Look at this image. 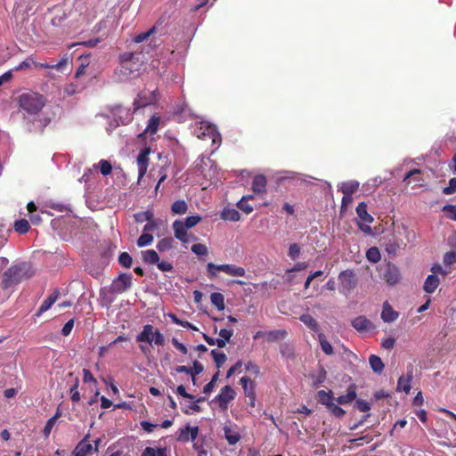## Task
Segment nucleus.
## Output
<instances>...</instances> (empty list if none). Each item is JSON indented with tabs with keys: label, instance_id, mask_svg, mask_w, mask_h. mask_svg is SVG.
<instances>
[{
	"label": "nucleus",
	"instance_id": "c9c22d12",
	"mask_svg": "<svg viewBox=\"0 0 456 456\" xmlns=\"http://www.w3.org/2000/svg\"><path fill=\"white\" fill-rule=\"evenodd\" d=\"M174 247V240L171 237L164 238L157 243V248L159 252H166Z\"/></svg>",
	"mask_w": 456,
	"mask_h": 456
},
{
	"label": "nucleus",
	"instance_id": "ea45409f",
	"mask_svg": "<svg viewBox=\"0 0 456 456\" xmlns=\"http://www.w3.org/2000/svg\"><path fill=\"white\" fill-rule=\"evenodd\" d=\"M366 258L371 263L379 262L381 256L379 248L377 247L370 248L366 252Z\"/></svg>",
	"mask_w": 456,
	"mask_h": 456
},
{
	"label": "nucleus",
	"instance_id": "b1692460",
	"mask_svg": "<svg viewBox=\"0 0 456 456\" xmlns=\"http://www.w3.org/2000/svg\"><path fill=\"white\" fill-rule=\"evenodd\" d=\"M440 281L436 274H429L424 282V290L427 293H433L438 287Z\"/></svg>",
	"mask_w": 456,
	"mask_h": 456
},
{
	"label": "nucleus",
	"instance_id": "72a5a7b5",
	"mask_svg": "<svg viewBox=\"0 0 456 456\" xmlns=\"http://www.w3.org/2000/svg\"><path fill=\"white\" fill-rule=\"evenodd\" d=\"M356 398V393L354 389H348L346 395H339L336 398V402L339 404H346L353 402Z\"/></svg>",
	"mask_w": 456,
	"mask_h": 456
},
{
	"label": "nucleus",
	"instance_id": "4468645a",
	"mask_svg": "<svg viewBox=\"0 0 456 456\" xmlns=\"http://www.w3.org/2000/svg\"><path fill=\"white\" fill-rule=\"evenodd\" d=\"M199 434V427L185 426L184 428L180 430L177 440L180 442H188L189 440H195Z\"/></svg>",
	"mask_w": 456,
	"mask_h": 456
},
{
	"label": "nucleus",
	"instance_id": "f3484780",
	"mask_svg": "<svg viewBox=\"0 0 456 456\" xmlns=\"http://www.w3.org/2000/svg\"><path fill=\"white\" fill-rule=\"evenodd\" d=\"M152 330L153 326L151 324H146L143 326L142 330L136 336V341L139 343H148L150 345L152 344Z\"/></svg>",
	"mask_w": 456,
	"mask_h": 456
},
{
	"label": "nucleus",
	"instance_id": "e2e57ef3",
	"mask_svg": "<svg viewBox=\"0 0 456 456\" xmlns=\"http://www.w3.org/2000/svg\"><path fill=\"white\" fill-rule=\"evenodd\" d=\"M53 305V304H52V302L50 300H48L47 298L45 299L44 302L39 306L37 312L36 313V315L40 316L43 313L49 310Z\"/></svg>",
	"mask_w": 456,
	"mask_h": 456
},
{
	"label": "nucleus",
	"instance_id": "4c0bfd02",
	"mask_svg": "<svg viewBox=\"0 0 456 456\" xmlns=\"http://www.w3.org/2000/svg\"><path fill=\"white\" fill-rule=\"evenodd\" d=\"M13 227L14 230L20 234L27 233L30 229L29 223L26 219H20L15 221Z\"/></svg>",
	"mask_w": 456,
	"mask_h": 456
},
{
	"label": "nucleus",
	"instance_id": "0e129e2a",
	"mask_svg": "<svg viewBox=\"0 0 456 456\" xmlns=\"http://www.w3.org/2000/svg\"><path fill=\"white\" fill-rule=\"evenodd\" d=\"M421 171L419 169L414 168L405 175L403 181H406L411 177H413V181L419 183L422 181V179H420L419 177H415V175H419Z\"/></svg>",
	"mask_w": 456,
	"mask_h": 456
},
{
	"label": "nucleus",
	"instance_id": "774afa93",
	"mask_svg": "<svg viewBox=\"0 0 456 456\" xmlns=\"http://www.w3.org/2000/svg\"><path fill=\"white\" fill-rule=\"evenodd\" d=\"M245 369L246 370L252 372L256 376L259 375L260 373L259 367L252 362H248L245 365Z\"/></svg>",
	"mask_w": 456,
	"mask_h": 456
},
{
	"label": "nucleus",
	"instance_id": "4d7b16f0",
	"mask_svg": "<svg viewBox=\"0 0 456 456\" xmlns=\"http://www.w3.org/2000/svg\"><path fill=\"white\" fill-rule=\"evenodd\" d=\"M443 261H444V265H446V266H449V265L456 263V252L455 251L446 252L444 255Z\"/></svg>",
	"mask_w": 456,
	"mask_h": 456
},
{
	"label": "nucleus",
	"instance_id": "412c9836",
	"mask_svg": "<svg viewBox=\"0 0 456 456\" xmlns=\"http://www.w3.org/2000/svg\"><path fill=\"white\" fill-rule=\"evenodd\" d=\"M173 229L175 232V237L180 241H184L188 228H186L185 225L183 224V221L175 220L173 223Z\"/></svg>",
	"mask_w": 456,
	"mask_h": 456
},
{
	"label": "nucleus",
	"instance_id": "5701e85b",
	"mask_svg": "<svg viewBox=\"0 0 456 456\" xmlns=\"http://www.w3.org/2000/svg\"><path fill=\"white\" fill-rule=\"evenodd\" d=\"M318 402L327 407H330L332 403H334V401H336V398L333 396L332 391L326 392L324 390H320L317 393Z\"/></svg>",
	"mask_w": 456,
	"mask_h": 456
},
{
	"label": "nucleus",
	"instance_id": "3c124183",
	"mask_svg": "<svg viewBox=\"0 0 456 456\" xmlns=\"http://www.w3.org/2000/svg\"><path fill=\"white\" fill-rule=\"evenodd\" d=\"M191 251L197 256H206L208 253V247L201 243L192 245Z\"/></svg>",
	"mask_w": 456,
	"mask_h": 456
},
{
	"label": "nucleus",
	"instance_id": "1a4fd4ad",
	"mask_svg": "<svg viewBox=\"0 0 456 456\" xmlns=\"http://www.w3.org/2000/svg\"><path fill=\"white\" fill-rule=\"evenodd\" d=\"M236 396L235 390L229 385L224 386L220 393L214 398L213 402L218 404V407L222 411H226L228 409V404L232 400H234Z\"/></svg>",
	"mask_w": 456,
	"mask_h": 456
},
{
	"label": "nucleus",
	"instance_id": "f8f14e48",
	"mask_svg": "<svg viewBox=\"0 0 456 456\" xmlns=\"http://www.w3.org/2000/svg\"><path fill=\"white\" fill-rule=\"evenodd\" d=\"M413 379V365L410 364L407 367V372L405 376H401L397 381V390L403 391L408 394L411 391V383Z\"/></svg>",
	"mask_w": 456,
	"mask_h": 456
},
{
	"label": "nucleus",
	"instance_id": "680f3d73",
	"mask_svg": "<svg viewBox=\"0 0 456 456\" xmlns=\"http://www.w3.org/2000/svg\"><path fill=\"white\" fill-rule=\"evenodd\" d=\"M355 406L362 412H367L370 410V403L362 399H358L355 403Z\"/></svg>",
	"mask_w": 456,
	"mask_h": 456
},
{
	"label": "nucleus",
	"instance_id": "2f4dec72",
	"mask_svg": "<svg viewBox=\"0 0 456 456\" xmlns=\"http://www.w3.org/2000/svg\"><path fill=\"white\" fill-rule=\"evenodd\" d=\"M211 303L217 308V310L222 311L224 309V297L223 294L219 292H214L210 296Z\"/></svg>",
	"mask_w": 456,
	"mask_h": 456
},
{
	"label": "nucleus",
	"instance_id": "bb28decb",
	"mask_svg": "<svg viewBox=\"0 0 456 456\" xmlns=\"http://www.w3.org/2000/svg\"><path fill=\"white\" fill-rule=\"evenodd\" d=\"M369 362H370V365L372 370L376 373L380 374L385 368V365H384L381 358L375 354H371L370 356Z\"/></svg>",
	"mask_w": 456,
	"mask_h": 456
},
{
	"label": "nucleus",
	"instance_id": "f257e3e1",
	"mask_svg": "<svg viewBox=\"0 0 456 456\" xmlns=\"http://www.w3.org/2000/svg\"><path fill=\"white\" fill-rule=\"evenodd\" d=\"M46 98L37 92L22 93L17 98L19 108L28 115H37L45 106Z\"/></svg>",
	"mask_w": 456,
	"mask_h": 456
},
{
	"label": "nucleus",
	"instance_id": "603ef678",
	"mask_svg": "<svg viewBox=\"0 0 456 456\" xmlns=\"http://www.w3.org/2000/svg\"><path fill=\"white\" fill-rule=\"evenodd\" d=\"M442 210L448 214L447 217L449 219L456 221V205L446 204Z\"/></svg>",
	"mask_w": 456,
	"mask_h": 456
},
{
	"label": "nucleus",
	"instance_id": "aec40b11",
	"mask_svg": "<svg viewBox=\"0 0 456 456\" xmlns=\"http://www.w3.org/2000/svg\"><path fill=\"white\" fill-rule=\"evenodd\" d=\"M93 452V445L89 443L79 442L72 452V456H88Z\"/></svg>",
	"mask_w": 456,
	"mask_h": 456
},
{
	"label": "nucleus",
	"instance_id": "5fc2aeb1",
	"mask_svg": "<svg viewBox=\"0 0 456 456\" xmlns=\"http://www.w3.org/2000/svg\"><path fill=\"white\" fill-rule=\"evenodd\" d=\"M200 220L201 217L199 216H191L185 218V220L183 221V224L185 225L186 228L190 229L195 226L197 224H199Z\"/></svg>",
	"mask_w": 456,
	"mask_h": 456
},
{
	"label": "nucleus",
	"instance_id": "20e7f679",
	"mask_svg": "<svg viewBox=\"0 0 456 456\" xmlns=\"http://www.w3.org/2000/svg\"><path fill=\"white\" fill-rule=\"evenodd\" d=\"M217 272H224L228 275L234 277H242L246 273L243 267L232 264L215 265L214 263H208L207 265V273L208 278L212 279L216 277Z\"/></svg>",
	"mask_w": 456,
	"mask_h": 456
},
{
	"label": "nucleus",
	"instance_id": "a18cd8bd",
	"mask_svg": "<svg viewBox=\"0 0 456 456\" xmlns=\"http://www.w3.org/2000/svg\"><path fill=\"white\" fill-rule=\"evenodd\" d=\"M266 336L269 341H275L281 338H284L287 336V332L284 330H277L266 332Z\"/></svg>",
	"mask_w": 456,
	"mask_h": 456
},
{
	"label": "nucleus",
	"instance_id": "864d4df0",
	"mask_svg": "<svg viewBox=\"0 0 456 456\" xmlns=\"http://www.w3.org/2000/svg\"><path fill=\"white\" fill-rule=\"evenodd\" d=\"M152 343L156 346H163L165 344V338L163 334L159 330H152Z\"/></svg>",
	"mask_w": 456,
	"mask_h": 456
},
{
	"label": "nucleus",
	"instance_id": "ddd939ff",
	"mask_svg": "<svg viewBox=\"0 0 456 456\" xmlns=\"http://www.w3.org/2000/svg\"><path fill=\"white\" fill-rule=\"evenodd\" d=\"M351 324L359 332H366L375 329V325L363 315L353 319Z\"/></svg>",
	"mask_w": 456,
	"mask_h": 456
},
{
	"label": "nucleus",
	"instance_id": "6e6552de",
	"mask_svg": "<svg viewBox=\"0 0 456 456\" xmlns=\"http://www.w3.org/2000/svg\"><path fill=\"white\" fill-rule=\"evenodd\" d=\"M133 276L131 273H120L118 278L113 280L110 291L113 294H121L132 287Z\"/></svg>",
	"mask_w": 456,
	"mask_h": 456
},
{
	"label": "nucleus",
	"instance_id": "2eb2a0df",
	"mask_svg": "<svg viewBox=\"0 0 456 456\" xmlns=\"http://www.w3.org/2000/svg\"><path fill=\"white\" fill-rule=\"evenodd\" d=\"M399 317V314L393 309L388 302L383 304L381 319L385 322H393Z\"/></svg>",
	"mask_w": 456,
	"mask_h": 456
},
{
	"label": "nucleus",
	"instance_id": "4be33fe9",
	"mask_svg": "<svg viewBox=\"0 0 456 456\" xmlns=\"http://www.w3.org/2000/svg\"><path fill=\"white\" fill-rule=\"evenodd\" d=\"M356 214L358 217L364 223L371 224L374 218L368 213L367 205L365 202H361L356 207Z\"/></svg>",
	"mask_w": 456,
	"mask_h": 456
},
{
	"label": "nucleus",
	"instance_id": "79ce46f5",
	"mask_svg": "<svg viewBox=\"0 0 456 456\" xmlns=\"http://www.w3.org/2000/svg\"><path fill=\"white\" fill-rule=\"evenodd\" d=\"M216 368L219 369L227 360V356L223 352H218L216 349L211 351Z\"/></svg>",
	"mask_w": 456,
	"mask_h": 456
},
{
	"label": "nucleus",
	"instance_id": "cd10ccee",
	"mask_svg": "<svg viewBox=\"0 0 456 456\" xmlns=\"http://www.w3.org/2000/svg\"><path fill=\"white\" fill-rule=\"evenodd\" d=\"M359 187V183L356 181H349L346 183H343L341 185V191L343 194L347 195V197L352 196Z\"/></svg>",
	"mask_w": 456,
	"mask_h": 456
},
{
	"label": "nucleus",
	"instance_id": "13d9d810",
	"mask_svg": "<svg viewBox=\"0 0 456 456\" xmlns=\"http://www.w3.org/2000/svg\"><path fill=\"white\" fill-rule=\"evenodd\" d=\"M328 410L336 417L341 418L346 414V411L335 403L328 408Z\"/></svg>",
	"mask_w": 456,
	"mask_h": 456
},
{
	"label": "nucleus",
	"instance_id": "052dcab7",
	"mask_svg": "<svg viewBox=\"0 0 456 456\" xmlns=\"http://www.w3.org/2000/svg\"><path fill=\"white\" fill-rule=\"evenodd\" d=\"M300 254V247L297 243H293L289 245V256L291 259H296L298 257Z\"/></svg>",
	"mask_w": 456,
	"mask_h": 456
},
{
	"label": "nucleus",
	"instance_id": "338daca9",
	"mask_svg": "<svg viewBox=\"0 0 456 456\" xmlns=\"http://www.w3.org/2000/svg\"><path fill=\"white\" fill-rule=\"evenodd\" d=\"M173 346L179 350L182 354H186L188 353V349L183 343L179 342L176 338H172Z\"/></svg>",
	"mask_w": 456,
	"mask_h": 456
},
{
	"label": "nucleus",
	"instance_id": "9b49d317",
	"mask_svg": "<svg viewBox=\"0 0 456 456\" xmlns=\"http://www.w3.org/2000/svg\"><path fill=\"white\" fill-rule=\"evenodd\" d=\"M338 281L344 291H351L356 287L357 279L353 270H345L338 274Z\"/></svg>",
	"mask_w": 456,
	"mask_h": 456
},
{
	"label": "nucleus",
	"instance_id": "a878e982",
	"mask_svg": "<svg viewBox=\"0 0 456 456\" xmlns=\"http://www.w3.org/2000/svg\"><path fill=\"white\" fill-rule=\"evenodd\" d=\"M61 416V412L60 409L58 408L55 414L51 417L47 421L46 424L43 429V434L45 437H48L53 430V428L56 424L58 419Z\"/></svg>",
	"mask_w": 456,
	"mask_h": 456
},
{
	"label": "nucleus",
	"instance_id": "6ab92c4d",
	"mask_svg": "<svg viewBox=\"0 0 456 456\" xmlns=\"http://www.w3.org/2000/svg\"><path fill=\"white\" fill-rule=\"evenodd\" d=\"M246 397L256 395V382L248 377H242L240 380Z\"/></svg>",
	"mask_w": 456,
	"mask_h": 456
},
{
	"label": "nucleus",
	"instance_id": "39448f33",
	"mask_svg": "<svg viewBox=\"0 0 456 456\" xmlns=\"http://www.w3.org/2000/svg\"><path fill=\"white\" fill-rule=\"evenodd\" d=\"M25 275V265H13L8 268L3 275L2 288L9 289L20 283Z\"/></svg>",
	"mask_w": 456,
	"mask_h": 456
},
{
	"label": "nucleus",
	"instance_id": "bf43d9fd",
	"mask_svg": "<svg viewBox=\"0 0 456 456\" xmlns=\"http://www.w3.org/2000/svg\"><path fill=\"white\" fill-rule=\"evenodd\" d=\"M237 207L246 214H250L253 211V207L248 204V201L245 199H241L238 203Z\"/></svg>",
	"mask_w": 456,
	"mask_h": 456
},
{
	"label": "nucleus",
	"instance_id": "0eeeda50",
	"mask_svg": "<svg viewBox=\"0 0 456 456\" xmlns=\"http://www.w3.org/2000/svg\"><path fill=\"white\" fill-rule=\"evenodd\" d=\"M67 64V59L63 58L56 64H48L43 62H37L33 60L32 57L27 58L25 61H21L17 67L14 68L15 71L29 69L31 65L35 67L43 68V69H53L60 70L63 66Z\"/></svg>",
	"mask_w": 456,
	"mask_h": 456
},
{
	"label": "nucleus",
	"instance_id": "7ed1b4c3",
	"mask_svg": "<svg viewBox=\"0 0 456 456\" xmlns=\"http://www.w3.org/2000/svg\"><path fill=\"white\" fill-rule=\"evenodd\" d=\"M377 270L379 278L389 286H395L402 280V274L399 268L391 262H385L379 265Z\"/></svg>",
	"mask_w": 456,
	"mask_h": 456
},
{
	"label": "nucleus",
	"instance_id": "423d86ee",
	"mask_svg": "<svg viewBox=\"0 0 456 456\" xmlns=\"http://www.w3.org/2000/svg\"><path fill=\"white\" fill-rule=\"evenodd\" d=\"M194 134L199 139L209 138L214 143L217 141H221V136L218 134L216 127L205 122H200V124L194 129Z\"/></svg>",
	"mask_w": 456,
	"mask_h": 456
},
{
	"label": "nucleus",
	"instance_id": "473e14b6",
	"mask_svg": "<svg viewBox=\"0 0 456 456\" xmlns=\"http://www.w3.org/2000/svg\"><path fill=\"white\" fill-rule=\"evenodd\" d=\"M144 215L148 223L144 225L143 232L148 233L153 232L158 227V221L154 220L152 214L149 212H145Z\"/></svg>",
	"mask_w": 456,
	"mask_h": 456
},
{
	"label": "nucleus",
	"instance_id": "7c9ffc66",
	"mask_svg": "<svg viewBox=\"0 0 456 456\" xmlns=\"http://www.w3.org/2000/svg\"><path fill=\"white\" fill-rule=\"evenodd\" d=\"M167 450L166 447H159L157 449L152 447H146L142 456H167Z\"/></svg>",
	"mask_w": 456,
	"mask_h": 456
},
{
	"label": "nucleus",
	"instance_id": "c03bdc74",
	"mask_svg": "<svg viewBox=\"0 0 456 456\" xmlns=\"http://www.w3.org/2000/svg\"><path fill=\"white\" fill-rule=\"evenodd\" d=\"M153 241V236L151 233L142 232V234L137 240V245L140 248L150 245Z\"/></svg>",
	"mask_w": 456,
	"mask_h": 456
},
{
	"label": "nucleus",
	"instance_id": "8fccbe9b",
	"mask_svg": "<svg viewBox=\"0 0 456 456\" xmlns=\"http://www.w3.org/2000/svg\"><path fill=\"white\" fill-rule=\"evenodd\" d=\"M204 370V366L198 361L193 362V367L191 368V379L193 384L196 382V376L201 373Z\"/></svg>",
	"mask_w": 456,
	"mask_h": 456
},
{
	"label": "nucleus",
	"instance_id": "c756f323",
	"mask_svg": "<svg viewBox=\"0 0 456 456\" xmlns=\"http://www.w3.org/2000/svg\"><path fill=\"white\" fill-rule=\"evenodd\" d=\"M299 320L306 325L311 330L317 331L319 330V324L316 320L310 314H302Z\"/></svg>",
	"mask_w": 456,
	"mask_h": 456
},
{
	"label": "nucleus",
	"instance_id": "f704fd0d",
	"mask_svg": "<svg viewBox=\"0 0 456 456\" xmlns=\"http://www.w3.org/2000/svg\"><path fill=\"white\" fill-rule=\"evenodd\" d=\"M188 205L184 200H176L171 206L174 214L183 215L187 212Z\"/></svg>",
	"mask_w": 456,
	"mask_h": 456
},
{
	"label": "nucleus",
	"instance_id": "9d476101",
	"mask_svg": "<svg viewBox=\"0 0 456 456\" xmlns=\"http://www.w3.org/2000/svg\"><path fill=\"white\" fill-rule=\"evenodd\" d=\"M151 149L148 146L144 147L138 154L136 158V163L138 167V180L140 181L147 173V169L150 163V154Z\"/></svg>",
	"mask_w": 456,
	"mask_h": 456
},
{
	"label": "nucleus",
	"instance_id": "49530a36",
	"mask_svg": "<svg viewBox=\"0 0 456 456\" xmlns=\"http://www.w3.org/2000/svg\"><path fill=\"white\" fill-rule=\"evenodd\" d=\"M118 263L121 266L129 268L133 264L132 256L127 252H122L118 256Z\"/></svg>",
	"mask_w": 456,
	"mask_h": 456
},
{
	"label": "nucleus",
	"instance_id": "a211bd4d",
	"mask_svg": "<svg viewBox=\"0 0 456 456\" xmlns=\"http://www.w3.org/2000/svg\"><path fill=\"white\" fill-rule=\"evenodd\" d=\"M224 437L231 445L236 444L240 440V435L235 428L232 426H224Z\"/></svg>",
	"mask_w": 456,
	"mask_h": 456
},
{
	"label": "nucleus",
	"instance_id": "dca6fc26",
	"mask_svg": "<svg viewBox=\"0 0 456 456\" xmlns=\"http://www.w3.org/2000/svg\"><path fill=\"white\" fill-rule=\"evenodd\" d=\"M267 180L264 175H257L252 182V190L256 194L265 193Z\"/></svg>",
	"mask_w": 456,
	"mask_h": 456
},
{
	"label": "nucleus",
	"instance_id": "de8ad7c7",
	"mask_svg": "<svg viewBox=\"0 0 456 456\" xmlns=\"http://www.w3.org/2000/svg\"><path fill=\"white\" fill-rule=\"evenodd\" d=\"M79 385V379H76L74 385L70 387V399L74 403L80 401V394L77 390Z\"/></svg>",
	"mask_w": 456,
	"mask_h": 456
},
{
	"label": "nucleus",
	"instance_id": "a19ab883",
	"mask_svg": "<svg viewBox=\"0 0 456 456\" xmlns=\"http://www.w3.org/2000/svg\"><path fill=\"white\" fill-rule=\"evenodd\" d=\"M159 126V118L153 116L149 119L148 126L143 133L144 134L149 133L151 134H153L158 131Z\"/></svg>",
	"mask_w": 456,
	"mask_h": 456
},
{
	"label": "nucleus",
	"instance_id": "58836bf2",
	"mask_svg": "<svg viewBox=\"0 0 456 456\" xmlns=\"http://www.w3.org/2000/svg\"><path fill=\"white\" fill-rule=\"evenodd\" d=\"M222 218L224 220H230V221H239L240 219V214L233 208L231 209H224L222 212Z\"/></svg>",
	"mask_w": 456,
	"mask_h": 456
},
{
	"label": "nucleus",
	"instance_id": "f03ea898",
	"mask_svg": "<svg viewBox=\"0 0 456 456\" xmlns=\"http://www.w3.org/2000/svg\"><path fill=\"white\" fill-rule=\"evenodd\" d=\"M134 53H124L119 55L118 72L122 76L120 79H126L131 76H135L139 71L141 64Z\"/></svg>",
	"mask_w": 456,
	"mask_h": 456
},
{
	"label": "nucleus",
	"instance_id": "69168bd1",
	"mask_svg": "<svg viewBox=\"0 0 456 456\" xmlns=\"http://www.w3.org/2000/svg\"><path fill=\"white\" fill-rule=\"evenodd\" d=\"M74 327V320L73 319H70L69 321H68L64 326L62 327V330H61V334L64 336V337H67L70 334L72 329Z\"/></svg>",
	"mask_w": 456,
	"mask_h": 456
},
{
	"label": "nucleus",
	"instance_id": "393cba45",
	"mask_svg": "<svg viewBox=\"0 0 456 456\" xmlns=\"http://www.w3.org/2000/svg\"><path fill=\"white\" fill-rule=\"evenodd\" d=\"M142 258L145 264L157 265L159 261V256L154 249H147L142 251Z\"/></svg>",
	"mask_w": 456,
	"mask_h": 456
},
{
	"label": "nucleus",
	"instance_id": "6e6d98bb",
	"mask_svg": "<svg viewBox=\"0 0 456 456\" xmlns=\"http://www.w3.org/2000/svg\"><path fill=\"white\" fill-rule=\"evenodd\" d=\"M456 192V177L451 178L449 185L443 189V193L445 195H452Z\"/></svg>",
	"mask_w": 456,
	"mask_h": 456
},
{
	"label": "nucleus",
	"instance_id": "09e8293b",
	"mask_svg": "<svg viewBox=\"0 0 456 456\" xmlns=\"http://www.w3.org/2000/svg\"><path fill=\"white\" fill-rule=\"evenodd\" d=\"M218 378H219V370L216 373H215L213 375L211 380L204 386L203 393L210 394L213 391V389L218 380Z\"/></svg>",
	"mask_w": 456,
	"mask_h": 456
},
{
	"label": "nucleus",
	"instance_id": "c85d7f7f",
	"mask_svg": "<svg viewBox=\"0 0 456 456\" xmlns=\"http://www.w3.org/2000/svg\"><path fill=\"white\" fill-rule=\"evenodd\" d=\"M94 169H100L102 175L106 176L111 174L112 165L109 160L101 159L97 164L94 165Z\"/></svg>",
	"mask_w": 456,
	"mask_h": 456
},
{
	"label": "nucleus",
	"instance_id": "37998d69",
	"mask_svg": "<svg viewBox=\"0 0 456 456\" xmlns=\"http://www.w3.org/2000/svg\"><path fill=\"white\" fill-rule=\"evenodd\" d=\"M156 27L153 26L148 31L137 34L134 37V42L139 44L147 40L151 35H153L156 32Z\"/></svg>",
	"mask_w": 456,
	"mask_h": 456
},
{
	"label": "nucleus",
	"instance_id": "e433bc0d",
	"mask_svg": "<svg viewBox=\"0 0 456 456\" xmlns=\"http://www.w3.org/2000/svg\"><path fill=\"white\" fill-rule=\"evenodd\" d=\"M318 338H319L320 345H321V347H322V350L323 351V353H325L328 355L333 354V353H334L333 347L330 345V343L326 339L325 335L322 333H320L318 335Z\"/></svg>",
	"mask_w": 456,
	"mask_h": 456
}]
</instances>
